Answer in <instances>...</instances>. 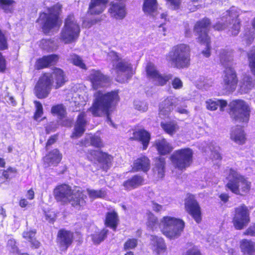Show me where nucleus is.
Wrapping results in <instances>:
<instances>
[{"label":"nucleus","instance_id":"1","mask_svg":"<svg viewBox=\"0 0 255 255\" xmlns=\"http://www.w3.org/2000/svg\"><path fill=\"white\" fill-rule=\"evenodd\" d=\"M94 100L88 109L95 117L106 116L108 121H111V114L116 110L120 101L119 90H114L106 93L98 90L94 94Z\"/></svg>","mask_w":255,"mask_h":255},{"label":"nucleus","instance_id":"2","mask_svg":"<svg viewBox=\"0 0 255 255\" xmlns=\"http://www.w3.org/2000/svg\"><path fill=\"white\" fill-rule=\"evenodd\" d=\"M52 72H44L39 77L34 88L35 96L39 99L46 98L50 94L55 80L54 88L57 89L62 87L66 82V76L63 70L54 67Z\"/></svg>","mask_w":255,"mask_h":255},{"label":"nucleus","instance_id":"3","mask_svg":"<svg viewBox=\"0 0 255 255\" xmlns=\"http://www.w3.org/2000/svg\"><path fill=\"white\" fill-rule=\"evenodd\" d=\"M53 194L57 202L64 204L70 203L73 207L78 210H83L87 204V195L85 191L80 188L73 190L69 185L61 184L56 186Z\"/></svg>","mask_w":255,"mask_h":255},{"label":"nucleus","instance_id":"4","mask_svg":"<svg viewBox=\"0 0 255 255\" xmlns=\"http://www.w3.org/2000/svg\"><path fill=\"white\" fill-rule=\"evenodd\" d=\"M190 46L185 43H178L172 47L166 58L174 68L178 69L188 68L191 65Z\"/></svg>","mask_w":255,"mask_h":255},{"label":"nucleus","instance_id":"5","mask_svg":"<svg viewBox=\"0 0 255 255\" xmlns=\"http://www.w3.org/2000/svg\"><path fill=\"white\" fill-rule=\"evenodd\" d=\"M47 12H42L39 13L37 22H40L41 28L44 34H48L54 28H59L62 20L60 14L62 11V5L59 3L47 7Z\"/></svg>","mask_w":255,"mask_h":255},{"label":"nucleus","instance_id":"6","mask_svg":"<svg viewBox=\"0 0 255 255\" xmlns=\"http://www.w3.org/2000/svg\"><path fill=\"white\" fill-rule=\"evenodd\" d=\"M228 177L231 179L225 185L227 190L241 196L248 194L252 188V182L248 177L240 174L236 169H229Z\"/></svg>","mask_w":255,"mask_h":255},{"label":"nucleus","instance_id":"7","mask_svg":"<svg viewBox=\"0 0 255 255\" xmlns=\"http://www.w3.org/2000/svg\"><path fill=\"white\" fill-rule=\"evenodd\" d=\"M211 23L210 18L204 17L197 20L193 26V31L197 36V42L206 45V48L202 51V53L206 58L209 57L211 55V41L209 32Z\"/></svg>","mask_w":255,"mask_h":255},{"label":"nucleus","instance_id":"8","mask_svg":"<svg viewBox=\"0 0 255 255\" xmlns=\"http://www.w3.org/2000/svg\"><path fill=\"white\" fill-rule=\"evenodd\" d=\"M155 147L160 155L155 158L154 172L158 178L164 177L166 167V159L162 156L169 154L173 150L172 145L165 138L156 139L154 142Z\"/></svg>","mask_w":255,"mask_h":255},{"label":"nucleus","instance_id":"9","mask_svg":"<svg viewBox=\"0 0 255 255\" xmlns=\"http://www.w3.org/2000/svg\"><path fill=\"white\" fill-rule=\"evenodd\" d=\"M161 223L162 233L170 240L179 238L185 226V223L182 219L169 216H163L161 219Z\"/></svg>","mask_w":255,"mask_h":255},{"label":"nucleus","instance_id":"10","mask_svg":"<svg viewBox=\"0 0 255 255\" xmlns=\"http://www.w3.org/2000/svg\"><path fill=\"white\" fill-rule=\"evenodd\" d=\"M229 106L230 115L233 121L241 123H248L251 112L249 104L243 100L236 99L230 102Z\"/></svg>","mask_w":255,"mask_h":255},{"label":"nucleus","instance_id":"11","mask_svg":"<svg viewBox=\"0 0 255 255\" xmlns=\"http://www.w3.org/2000/svg\"><path fill=\"white\" fill-rule=\"evenodd\" d=\"M80 32V26L74 14H68L64 20V24L60 33V39L65 44L71 43L78 38Z\"/></svg>","mask_w":255,"mask_h":255},{"label":"nucleus","instance_id":"12","mask_svg":"<svg viewBox=\"0 0 255 255\" xmlns=\"http://www.w3.org/2000/svg\"><path fill=\"white\" fill-rule=\"evenodd\" d=\"M170 159L175 168L185 170L193 163V151L189 147L176 150L170 155Z\"/></svg>","mask_w":255,"mask_h":255},{"label":"nucleus","instance_id":"13","mask_svg":"<svg viewBox=\"0 0 255 255\" xmlns=\"http://www.w3.org/2000/svg\"><path fill=\"white\" fill-rule=\"evenodd\" d=\"M108 56L112 62H116V64H113V67L118 77L125 74L127 79H129L134 74L135 72L133 70L132 64L122 59L118 53L115 51H111L108 53Z\"/></svg>","mask_w":255,"mask_h":255},{"label":"nucleus","instance_id":"14","mask_svg":"<svg viewBox=\"0 0 255 255\" xmlns=\"http://www.w3.org/2000/svg\"><path fill=\"white\" fill-rule=\"evenodd\" d=\"M250 221V212L245 204H242L234 208L232 222L236 230L243 229Z\"/></svg>","mask_w":255,"mask_h":255},{"label":"nucleus","instance_id":"15","mask_svg":"<svg viewBox=\"0 0 255 255\" xmlns=\"http://www.w3.org/2000/svg\"><path fill=\"white\" fill-rule=\"evenodd\" d=\"M239 83L238 74L235 69L227 66L223 71L221 84L223 89L227 92H233L237 88Z\"/></svg>","mask_w":255,"mask_h":255},{"label":"nucleus","instance_id":"16","mask_svg":"<svg viewBox=\"0 0 255 255\" xmlns=\"http://www.w3.org/2000/svg\"><path fill=\"white\" fill-rule=\"evenodd\" d=\"M145 72L146 77L151 80L155 86H164L172 77V75L170 74H161L151 62H148L147 64Z\"/></svg>","mask_w":255,"mask_h":255},{"label":"nucleus","instance_id":"17","mask_svg":"<svg viewBox=\"0 0 255 255\" xmlns=\"http://www.w3.org/2000/svg\"><path fill=\"white\" fill-rule=\"evenodd\" d=\"M74 233L64 228L58 230L55 242L61 253H66L71 247L74 241Z\"/></svg>","mask_w":255,"mask_h":255},{"label":"nucleus","instance_id":"18","mask_svg":"<svg viewBox=\"0 0 255 255\" xmlns=\"http://www.w3.org/2000/svg\"><path fill=\"white\" fill-rule=\"evenodd\" d=\"M184 208L186 212L197 224L201 222L202 219L201 208L194 195L191 194L187 195L184 200Z\"/></svg>","mask_w":255,"mask_h":255},{"label":"nucleus","instance_id":"19","mask_svg":"<svg viewBox=\"0 0 255 255\" xmlns=\"http://www.w3.org/2000/svg\"><path fill=\"white\" fill-rule=\"evenodd\" d=\"M88 154L92 156L96 157L97 161L104 170L107 171L112 165L114 157L107 152L101 150L90 149L88 150Z\"/></svg>","mask_w":255,"mask_h":255},{"label":"nucleus","instance_id":"20","mask_svg":"<svg viewBox=\"0 0 255 255\" xmlns=\"http://www.w3.org/2000/svg\"><path fill=\"white\" fill-rule=\"evenodd\" d=\"M151 138V134L148 131L144 128H139L133 131L132 136L129 139L140 143L142 150H145L148 148Z\"/></svg>","mask_w":255,"mask_h":255},{"label":"nucleus","instance_id":"21","mask_svg":"<svg viewBox=\"0 0 255 255\" xmlns=\"http://www.w3.org/2000/svg\"><path fill=\"white\" fill-rule=\"evenodd\" d=\"M89 79L92 89L95 90L104 87L105 85L109 82L108 76L104 75L101 71L96 70H92Z\"/></svg>","mask_w":255,"mask_h":255},{"label":"nucleus","instance_id":"22","mask_svg":"<svg viewBox=\"0 0 255 255\" xmlns=\"http://www.w3.org/2000/svg\"><path fill=\"white\" fill-rule=\"evenodd\" d=\"M59 59V56L56 54L44 55L36 59L35 68L37 70L49 68L56 65Z\"/></svg>","mask_w":255,"mask_h":255},{"label":"nucleus","instance_id":"23","mask_svg":"<svg viewBox=\"0 0 255 255\" xmlns=\"http://www.w3.org/2000/svg\"><path fill=\"white\" fill-rule=\"evenodd\" d=\"M87 114L85 112L82 111L78 115L75 124L74 130L71 135L72 138H79L83 134L87 124L86 119Z\"/></svg>","mask_w":255,"mask_h":255},{"label":"nucleus","instance_id":"24","mask_svg":"<svg viewBox=\"0 0 255 255\" xmlns=\"http://www.w3.org/2000/svg\"><path fill=\"white\" fill-rule=\"evenodd\" d=\"M62 154L57 148H54L49 151L43 157V161L45 164L50 166L53 165L57 166L61 161Z\"/></svg>","mask_w":255,"mask_h":255},{"label":"nucleus","instance_id":"25","mask_svg":"<svg viewBox=\"0 0 255 255\" xmlns=\"http://www.w3.org/2000/svg\"><path fill=\"white\" fill-rule=\"evenodd\" d=\"M144 184L143 177L139 174H135L124 181L122 185L126 191H129Z\"/></svg>","mask_w":255,"mask_h":255},{"label":"nucleus","instance_id":"26","mask_svg":"<svg viewBox=\"0 0 255 255\" xmlns=\"http://www.w3.org/2000/svg\"><path fill=\"white\" fill-rule=\"evenodd\" d=\"M150 168V161L145 155H142L137 158L133 163L132 171L133 172L142 171L147 172Z\"/></svg>","mask_w":255,"mask_h":255},{"label":"nucleus","instance_id":"27","mask_svg":"<svg viewBox=\"0 0 255 255\" xmlns=\"http://www.w3.org/2000/svg\"><path fill=\"white\" fill-rule=\"evenodd\" d=\"M108 12L111 17L117 19H122L127 13L125 5L112 1L110 4Z\"/></svg>","mask_w":255,"mask_h":255},{"label":"nucleus","instance_id":"28","mask_svg":"<svg viewBox=\"0 0 255 255\" xmlns=\"http://www.w3.org/2000/svg\"><path fill=\"white\" fill-rule=\"evenodd\" d=\"M109 0H91L87 12L92 15L101 14L105 9Z\"/></svg>","mask_w":255,"mask_h":255},{"label":"nucleus","instance_id":"29","mask_svg":"<svg viewBox=\"0 0 255 255\" xmlns=\"http://www.w3.org/2000/svg\"><path fill=\"white\" fill-rule=\"evenodd\" d=\"M230 139L239 145L245 144L247 135L243 127L238 125L232 128L230 132Z\"/></svg>","mask_w":255,"mask_h":255},{"label":"nucleus","instance_id":"30","mask_svg":"<svg viewBox=\"0 0 255 255\" xmlns=\"http://www.w3.org/2000/svg\"><path fill=\"white\" fill-rule=\"evenodd\" d=\"M120 220L118 213L115 210L106 213L104 223L106 227L111 229L113 231H116Z\"/></svg>","mask_w":255,"mask_h":255},{"label":"nucleus","instance_id":"31","mask_svg":"<svg viewBox=\"0 0 255 255\" xmlns=\"http://www.w3.org/2000/svg\"><path fill=\"white\" fill-rule=\"evenodd\" d=\"M176 106L171 97L165 98L159 105V114L163 116L169 115Z\"/></svg>","mask_w":255,"mask_h":255},{"label":"nucleus","instance_id":"32","mask_svg":"<svg viewBox=\"0 0 255 255\" xmlns=\"http://www.w3.org/2000/svg\"><path fill=\"white\" fill-rule=\"evenodd\" d=\"M240 247L241 252L245 255H254L255 243L250 240L243 239L240 242Z\"/></svg>","mask_w":255,"mask_h":255},{"label":"nucleus","instance_id":"33","mask_svg":"<svg viewBox=\"0 0 255 255\" xmlns=\"http://www.w3.org/2000/svg\"><path fill=\"white\" fill-rule=\"evenodd\" d=\"M157 0H143L142 9L145 14L153 15L158 8Z\"/></svg>","mask_w":255,"mask_h":255},{"label":"nucleus","instance_id":"34","mask_svg":"<svg viewBox=\"0 0 255 255\" xmlns=\"http://www.w3.org/2000/svg\"><path fill=\"white\" fill-rule=\"evenodd\" d=\"M0 172L1 174L0 178L7 182L15 178L18 174V170L15 167L10 166H8L6 169L0 170Z\"/></svg>","mask_w":255,"mask_h":255},{"label":"nucleus","instance_id":"35","mask_svg":"<svg viewBox=\"0 0 255 255\" xmlns=\"http://www.w3.org/2000/svg\"><path fill=\"white\" fill-rule=\"evenodd\" d=\"M150 240L152 242L153 246L155 247L154 251L157 254H159L165 251L166 245L162 238H158L155 235H151Z\"/></svg>","mask_w":255,"mask_h":255},{"label":"nucleus","instance_id":"36","mask_svg":"<svg viewBox=\"0 0 255 255\" xmlns=\"http://www.w3.org/2000/svg\"><path fill=\"white\" fill-rule=\"evenodd\" d=\"M160 126L165 133L171 136L174 135L179 128L177 124L173 121L162 122Z\"/></svg>","mask_w":255,"mask_h":255},{"label":"nucleus","instance_id":"37","mask_svg":"<svg viewBox=\"0 0 255 255\" xmlns=\"http://www.w3.org/2000/svg\"><path fill=\"white\" fill-rule=\"evenodd\" d=\"M108 232V230L105 228L95 232L91 235L92 241L95 244H100L106 239Z\"/></svg>","mask_w":255,"mask_h":255},{"label":"nucleus","instance_id":"38","mask_svg":"<svg viewBox=\"0 0 255 255\" xmlns=\"http://www.w3.org/2000/svg\"><path fill=\"white\" fill-rule=\"evenodd\" d=\"M147 221L146 225L147 227L153 231L156 229L157 226L159 225V221L157 217L150 211H148L146 213Z\"/></svg>","mask_w":255,"mask_h":255},{"label":"nucleus","instance_id":"39","mask_svg":"<svg viewBox=\"0 0 255 255\" xmlns=\"http://www.w3.org/2000/svg\"><path fill=\"white\" fill-rule=\"evenodd\" d=\"M247 56L248 61V67L251 73L255 77V46L247 53Z\"/></svg>","mask_w":255,"mask_h":255},{"label":"nucleus","instance_id":"40","mask_svg":"<svg viewBox=\"0 0 255 255\" xmlns=\"http://www.w3.org/2000/svg\"><path fill=\"white\" fill-rule=\"evenodd\" d=\"M51 112L54 116H57L59 119H63L67 115L66 110L63 105L57 104L52 107Z\"/></svg>","mask_w":255,"mask_h":255},{"label":"nucleus","instance_id":"41","mask_svg":"<svg viewBox=\"0 0 255 255\" xmlns=\"http://www.w3.org/2000/svg\"><path fill=\"white\" fill-rule=\"evenodd\" d=\"M15 3L14 0H0V8L6 13H11L13 12Z\"/></svg>","mask_w":255,"mask_h":255},{"label":"nucleus","instance_id":"42","mask_svg":"<svg viewBox=\"0 0 255 255\" xmlns=\"http://www.w3.org/2000/svg\"><path fill=\"white\" fill-rule=\"evenodd\" d=\"M87 192L89 198L93 200L97 198H104L107 194L106 190L103 189L94 190L88 188L87 189Z\"/></svg>","mask_w":255,"mask_h":255},{"label":"nucleus","instance_id":"43","mask_svg":"<svg viewBox=\"0 0 255 255\" xmlns=\"http://www.w3.org/2000/svg\"><path fill=\"white\" fill-rule=\"evenodd\" d=\"M253 87V80L251 76L246 74L243 75L240 84V89L246 90Z\"/></svg>","mask_w":255,"mask_h":255},{"label":"nucleus","instance_id":"44","mask_svg":"<svg viewBox=\"0 0 255 255\" xmlns=\"http://www.w3.org/2000/svg\"><path fill=\"white\" fill-rule=\"evenodd\" d=\"M70 62L75 66L80 67L83 69H86V65L83 62L81 57L76 54H72L70 55Z\"/></svg>","mask_w":255,"mask_h":255},{"label":"nucleus","instance_id":"45","mask_svg":"<svg viewBox=\"0 0 255 255\" xmlns=\"http://www.w3.org/2000/svg\"><path fill=\"white\" fill-rule=\"evenodd\" d=\"M255 32L250 28H248L245 30L244 38L247 45H250L254 42L255 37Z\"/></svg>","mask_w":255,"mask_h":255},{"label":"nucleus","instance_id":"46","mask_svg":"<svg viewBox=\"0 0 255 255\" xmlns=\"http://www.w3.org/2000/svg\"><path fill=\"white\" fill-rule=\"evenodd\" d=\"M137 244L138 241L137 239H128L124 244L123 249L124 251L134 249L137 247Z\"/></svg>","mask_w":255,"mask_h":255},{"label":"nucleus","instance_id":"47","mask_svg":"<svg viewBox=\"0 0 255 255\" xmlns=\"http://www.w3.org/2000/svg\"><path fill=\"white\" fill-rule=\"evenodd\" d=\"M34 104L35 106V111L34 113L33 119L37 121L39 118L41 117L43 114V107L41 103L38 101H34Z\"/></svg>","mask_w":255,"mask_h":255},{"label":"nucleus","instance_id":"48","mask_svg":"<svg viewBox=\"0 0 255 255\" xmlns=\"http://www.w3.org/2000/svg\"><path fill=\"white\" fill-rule=\"evenodd\" d=\"M90 144L97 148H102L104 146V144L101 137L97 135L91 136L90 138Z\"/></svg>","mask_w":255,"mask_h":255},{"label":"nucleus","instance_id":"49","mask_svg":"<svg viewBox=\"0 0 255 255\" xmlns=\"http://www.w3.org/2000/svg\"><path fill=\"white\" fill-rule=\"evenodd\" d=\"M166 3L173 10H178L180 8L182 0H166Z\"/></svg>","mask_w":255,"mask_h":255},{"label":"nucleus","instance_id":"50","mask_svg":"<svg viewBox=\"0 0 255 255\" xmlns=\"http://www.w3.org/2000/svg\"><path fill=\"white\" fill-rule=\"evenodd\" d=\"M36 234V230L24 231L22 233V237L28 242L35 239V235Z\"/></svg>","mask_w":255,"mask_h":255},{"label":"nucleus","instance_id":"51","mask_svg":"<svg viewBox=\"0 0 255 255\" xmlns=\"http://www.w3.org/2000/svg\"><path fill=\"white\" fill-rule=\"evenodd\" d=\"M241 29V21L238 18V15L237 16L235 20L231 29L233 35H237L240 32Z\"/></svg>","mask_w":255,"mask_h":255},{"label":"nucleus","instance_id":"52","mask_svg":"<svg viewBox=\"0 0 255 255\" xmlns=\"http://www.w3.org/2000/svg\"><path fill=\"white\" fill-rule=\"evenodd\" d=\"M7 71V63L5 57L0 52V73H4Z\"/></svg>","mask_w":255,"mask_h":255},{"label":"nucleus","instance_id":"53","mask_svg":"<svg viewBox=\"0 0 255 255\" xmlns=\"http://www.w3.org/2000/svg\"><path fill=\"white\" fill-rule=\"evenodd\" d=\"M171 85L174 89H180L183 87V82L179 78L175 77L171 81Z\"/></svg>","mask_w":255,"mask_h":255},{"label":"nucleus","instance_id":"54","mask_svg":"<svg viewBox=\"0 0 255 255\" xmlns=\"http://www.w3.org/2000/svg\"><path fill=\"white\" fill-rule=\"evenodd\" d=\"M219 106V103L217 101H214L212 100H209L206 101V108L208 110L210 111H215L217 109Z\"/></svg>","mask_w":255,"mask_h":255},{"label":"nucleus","instance_id":"55","mask_svg":"<svg viewBox=\"0 0 255 255\" xmlns=\"http://www.w3.org/2000/svg\"><path fill=\"white\" fill-rule=\"evenodd\" d=\"M243 235L245 236L255 237V223L246 230L243 233Z\"/></svg>","mask_w":255,"mask_h":255},{"label":"nucleus","instance_id":"56","mask_svg":"<svg viewBox=\"0 0 255 255\" xmlns=\"http://www.w3.org/2000/svg\"><path fill=\"white\" fill-rule=\"evenodd\" d=\"M7 246L10 248L11 249L16 251L17 252H19V249L16 245V241L14 239H10L8 240Z\"/></svg>","mask_w":255,"mask_h":255},{"label":"nucleus","instance_id":"57","mask_svg":"<svg viewBox=\"0 0 255 255\" xmlns=\"http://www.w3.org/2000/svg\"><path fill=\"white\" fill-rule=\"evenodd\" d=\"M57 134H54L51 135L47 140L46 143L45 148L46 149L50 146L51 145L54 144L57 140Z\"/></svg>","mask_w":255,"mask_h":255},{"label":"nucleus","instance_id":"58","mask_svg":"<svg viewBox=\"0 0 255 255\" xmlns=\"http://www.w3.org/2000/svg\"><path fill=\"white\" fill-rule=\"evenodd\" d=\"M212 27L215 30L222 31L225 28L226 24L224 22L218 21L212 25Z\"/></svg>","mask_w":255,"mask_h":255},{"label":"nucleus","instance_id":"59","mask_svg":"<svg viewBox=\"0 0 255 255\" xmlns=\"http://www.w3.org/2000/svg\"><path fill=\"white\" fill-rule=\"evenodd\" d=\"M27 200L28 199L26 198L21 197L18 201L19 206L22 208H27L29 207L30 204L28 202Z\"/></svg>","mask_w":255,"mask_h":255},{"label":"nucleus","instance_id":"60","mask_svg":"<svg viewBox=\"0 0 255 255\" xmlns=\"http://www.w3.org/2000/svg\"><path fill=\"white\" fill-rule=\"evenodd\" d=\"M29 243L30 244V248L32 249H38L41 246V243L38 240L36 239V238L35 239H34L33 240L30 241Z\"/></svg>","mask_w":255,"mask_h":255},{"label":"nucleus","instance_id":"61","mask_svg":"<svg viewBox=\"0 0 255 255\" xmlns=\"http://www.w3.org/2000/svg\"><path fill=\"white\" fill-rule=\"evenodd\" d=\"M185 255H202L200 251L196 247L188 250Z\"/></svg>","mask_w":255,"mask_h":255},{"label":"nucleus","instance_id":"62","mask_svg":"<svg viewBox=\"0 0 255 255\" xmlns=\"http://www.w3.org/2000/svg\"><path fill=\"white\" fill-rule=\"evenodd\" d=\"M101 21L100 19H94L91 20H84L83 25L86 28L90 27L92 25L96 24L97 22Z\"/></svg>","mask_w":255,"mask_h":255},{"label":"nucleus","instance_id":"63","mask_svg":"<svg viewBox=\"0 0 255 255\" xmlns=\"http://www.w3.org/2000/svg\"><path fill=\"white\" fill-rule=\"evenodd\" d=\"M6 217V211L2 208H0V228L3 226V222Z\"/></svg>","mask_w":255,"mask_h":255},{"label":"nucleus","instance_id":"64","mask_svg":"<svg viewBox=\"0 0 255 255\" xmlns=\"http://www.w3.org/2000/svg\"><path fill=\"white\" fill-rule=\"evenodd\" d=\"M77 145H78L79 147H86L89 145V139L88 138H84L80 140L76 143Z\"/></svg>","mask_w":255,"mask_h":255}]
</instances>
